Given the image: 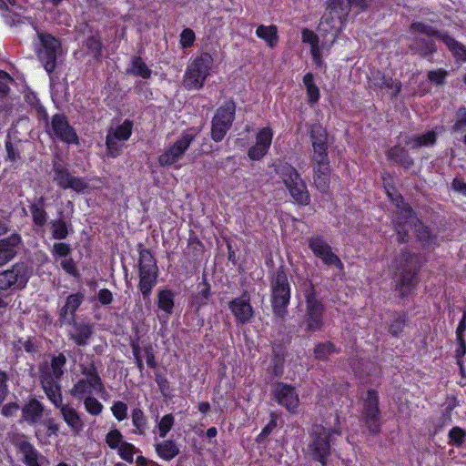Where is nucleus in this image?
<instances>
[{
	"mask_svg": "<svg viewBox=\"0 0 466 466\" xmlns=\"http://www.w3.org/2000/svg\"><path fill=\"white\" fill-rule=\"evenodd\" d=\"M290 301V284L283 267L279 268L270 278V303L276 319L284 320Z\"/></svg>",
	"mask_w": 466,
	"mask_h": 466,
	"instance_id": "f03ea898",
	"label": "nucleus"
},
{
	"mask_svg": "<svg viewBox=\"0 0 466 466\" xmlns=\"http://www.w3.org/2000/svg\"><path fill=\"white\" fill-rule=\"evenodd\" d=\"M452 131L464 134L462 141L466 145V107L461 106L455 113V122L452 126Z\"/></svg>",
	"mask_w": 466,
	"mask_h": 466,
	"instance_id": "a18cd8bd",
	"label": "nucleus"
},
{
	"mask_svg": "<svg viewBox=\"0 0 466 466\" xmlns=\"http://www.w3.org/2000/svg\"><path fill=\"white\" fill-rule=\"evenodd\" d=\"M53 170L55 174L54 181H56L60 187L64 189L68 188L67 184L72 177L68 169L66 168L62 164L56 162L53 165Z\"/></svg>",
	"mask_w": 466,
	"mask_h": 466,
	"instance_id": "ea45409f",
	"label": "nucleus"
},
{
	"mask_svg": "<svg viewBox=\"0 0 466 466\" xmlns=\"http://www.w3.org/2000/svg\"><path fill=\"white\" fill-rule=\"evenodd\" d=\"M256 35L258 37L263 39L269 47L276 46L279 36H278V29L276 25H260L258 26L256 30Z\"/></svg>",
	"mask_w": 466,
	"mask_h": 466,
	"instance_id": "e433bc0d",
	"label": "nucleus"
},
{
	"mask_svg": "<svg viewBox=\"0 0 466 466\" xmlns=\"http://www.w3.org/2000/svg\"><path fill=\"white\" fill-rule=\"evenodd\" d=\"M66 364V356L63 353H59L52 358L50 370L42 372L41 375H49L52 379L60 380L64 375Z\"/></svg>",
	"mask_w": 466,
	"mask_h": 466,
	"instance_id": "c9c22d12",
	"label": "nucleus"
},
{
	"mask_svg": "<svg viewBox=\"0 0 466 466\" xmlns=\"http://www.w3.org/2000/svg\"><path fill=\"white\" fill-rule=\"evenodd\" d=\"M387 194L391 200L397 202V214L393 220L395 231L400 243H405L409 240V228H414L415 213L412 208L403 202L400 194H391L387 190Z\"/></svg>",
	"mask_w": 466,
	"mask_h": 466,
	"instance_id": "423d86ee",
	"label": "nucleus"
},
{
	"mask_svg": "<svg viewBox=\"0 0 466 466\" xmlns=\"http://www.w3.org/2000/svg\"><path fill=\"white\" fill-rule=\"evenodd\" d=\"M369 86L370 88H387L391 91L392 96H397L401 88V83L399 80L392 79L386 76L384 73L380 70L371 72L369 77Z\"/></svg>",
	"mask_w": 466,
	"mask_h": 466,
	"instance_id": "412c9836",
	"label": "nucleus"
},
{
	"mask_svg": "<svg viewBox=\"0 0 466 466\" xmlns=\"http://www.w3.org/2000/svg\"><path fill=\"white\" fill-rule=\"evenodd\" d=\"M131 417L137 433L144 435L147 430V420L143 410L138 408L134 409Z\"/></svg>",
	"mask_w": 466,
	"mask_h": 466,
	"instance_id": "49530a36",
	"label": "nucleus"
},
{
	"mask_svg": "<svg viewBox=\"0 0 466 466\" xmlns=\"http://www.w3.org/2000/svg\"><path fill=\"white\" fill-rule=\"evenodd\" d=\"M328 145L325 146H318L313 148V153L311 156V165L315 164H329V158L328 155Z\"/></svg>",
	"mask_w": 466,
	"mask_h": 466,
	"instance_id": "603ef678",
	"label": "nucleus"
},
{
	"mask_svg": "<svg viewBox=\"0 0 466 466\" xmlns=\"http://www.w3.org/2000/svg\"><path fill=\"white\" fill-rule=\"evenodd\" d=\"M277 427V420L271 415V419L268 423L262 429L261 432L256 438L257 443H262L266 441L268 436L272 432V431Z\"/></svg>",
	"mask_w": 466,
	"mask_h": 466,
	"instance_id": "338daca9",
	"label": "nucleus"
},
{
	"mask_svg": "<svg viewBox=\"0 0 466 466\" xmlns=\"http://www.w3.org/2000/svg\"><path fill=\"white\" fill-rule=\"evenodd\" d=\"M336 3L337 2L334 0L327 1L326 11L318 27L321 34H330L332 35V42L335 41L338 34L341 30L343 23L348 17L347 13H344V10H340L339 5Z\"/></svg>",
	"mask_w": 466,
	"mask_h": 466,
	"instance_id": "1a4fd4ad",
	"label": "nucleus"
},
{
	"mask_svg": "<svg viewBox=\"0 0 466 466\" xmlns=\"http://www.w3.org/2000/svg\"><path fill=\"white\" fill-rule=\"evenodd\" d=\"M13 81V78L8 73L0 70V97L6 96L10 91L8 84Z\"/></svg>",
	"mask_w": 466,
	"mask_h": 466,
	"instance_id": "774afa93",
	"label": "nucleus"
},
{
	"mask_svg": "<svg viewBox=\"0 0 466 466\" xmlns=\"http://www.w3.org/2000/svg\"><path fill=\"white\" fill-rule=\"evenodd\" d=\"M380 420L378 393L369 390L363 400L362 421L370 433L377 434L380 431Z\"/></svg>",
	"mask_w": 466,
	"mask_h": 466,
	"instance_id": "f8f14e48",
	"label": "nucleus"
},
{
	"mask_svg": "<svg viewBox=\"0 0 466 466\" xmlns=\"http://www.w3.org/2000/svg\"><path fill=\"white\" fill-rule=\"evenodd\" d=\"M213 65V57L208 53H202L187 66L184 76V86L187 89H200Z\"/></svg>",
	"mask_w": 466,
	"mask_h": 466,
	"instance_id": "39448f33",
	"label": "nucleus"
},
{
	"mask_svg": "<svg viewBox=\"0 0 466 466\" xmlns=\"http://www.w3.org/2000/svg\"><path fill=\"white\" fill-rule=\"evenodd\" d=\"M84 300L82 293L71 294L66 298L65 306L62 308L60 317L66 319L67 322L75 320V312Z\"/></svg>",
	"mask_w": 466,
	"mask_h": 466,
	"instance_id": "c756f323",
	"label": "nucleus"
},
{
	"mask_svg": "<svg viewBox=\"0 0 466 466\" xmlns=\"http://www.w3.org/2000/svg\"><path fill=\"white\" fill-rule=\"evenodd\" d=\"M105 441L112 450H117L125 442L122 433L117 429L110 430L106 435Z\"/></svg>",
	"mask_w": 466,
	"mask_h": 466,
	"instance_id": "864d4df0",
	"label": "nucleus"
},
{
	"mask_svg": "<svg viewBox=\"0 0 466 466\" xmlns=\"http://www.w3.org/2000/svg\"><path fill=\"white\" fill-rule=\"evenodd\" d=\"M340 10H344L349 15L351 7L358 8L360 12L368 10L370 0H335Z\"/></svg>",
	"mask_w": 466,
	"mask_h": 466,
	"instance_id": "79ce46f5",
	"label": "nucleus"
},
{
	"mask_svg": "<svg viewBox=\"0 0 466 466\" xmlns=\"http://www.w3.org/2000/svg\"><path fill=\"white\" fill-rule=\"evenodd\" d=\"M33 223L39 228H43L47 221V213L45 210V198L40 197L29 207Z\"/></svg>",
	"mask_w": 466,
	"mask_h": 466,
	"instance_id": "473e14b6",
	"label": "nucleus"
},
{
	"mask_svg": "<svg viewBox=\"0 0 466 466\" xmlns=\"http://www.w3.org/2000/svg\"><path fill=\"white\" fill-rule=\"evenodd\" d=\"M414 230L417 239L424 248H434L438 246L437 235L433 234L428 227L424 226L416 216L414 219Z\"/></svg>",
	"mask_w": 466,
	"mask_h": 466,
	"instance_id": "bb28decb",
	"label": "nucleus"
},
{
	"mask_svg": "<svg viewBox=\"0 0 466 466\" xmlns=\"http://www.w3.org/2000/svg\"><path fill=\"white\" fill-rule=\"evenodd\" d=\"M60 414L74 434H79L84 429V422L78 412L69 405L62 404L58 407Z\"/></svg>",
	"mask_w": 466,
	"mask_h": 466,
	"instance_id": "a878e982",
	"label": "nucleus"
},
{
	"mask_svg": "<svg viewBox=\"0 0 466 466\" xmlns=\"http://www.w3.org/2000/svg\"><path fill=\"white\" fill-rule=\"evenodd\" d=\"M249 300V296L244 293L240 298H236L229 303L231 312L237 320L242 324L249 321L253 316V309Z\"/></svg>",
	"mask_w": 466,
	"mask_h": 466,
	"instance_id": "4be33fe9",
	"label": "nucleus"
},
{
	"mask_svg": "<svg viewBox=\"0 0 466 466\" xmlns=\"http://www.w3.org/2000/svg\"><path fill=\"white\" fill-rule=\"evenodd\" d=\"M46 131L50 136L54 135L66 143H78V137L75 129L69 125L67 118L63 114H56L52 116L51 124Z\"/></svg>",
	"mask_w": 466,
	"mask_h": 466,
	"instance_id": "2eb2a0df",
	"label": "nucleus"
},
{
	"mask_svg": "<svg viewBox=\"0 0 466 466\" xmlns=\"http://www.w3.org/2000/svg\"><path fill=\"white\" fill-rule=\"evenodd\" d=\"M275 400L289 412H296L299 406V395L295 388L283 382H279L274 388Z\"/></svg>",
	"mask_w": 466,
	"mask_h": 466,
	"instance_id": "a211bd4d",
	"label": "nucleus"
},
{
	"mask_svg": "<svg viewBox=\"0 0 466 466\" xmlns=\"http://www.w3.org/2000/svg\"><path fill=\"white\" fill-rule=\"evenodd\" d=\"M62 268L70 276L78 279L80 277L76 263L72 258H65L61 261Z\"/></svg>",
	"mask_w": 466,
	"mask_h": 466,
	"instance_id": "69168bd1",
	"label": "nucleus"
},
{
	"mask_svg": "<svg viewBox=\"0 0 466 466\" xmlns=\"http://www.w3.org/2000/svg\"><path fill=\"white\" fill-rule=\"evenodd\" d=\"M93 387L89 385L88 381L85 379H82L77 381V383L74 386L71 393L76 398H81L85 394L91 393Z\"/></svg>",
	"mask_w": 466,
	"mask_h": 466,
	"instance_id": "e2e57ef3",
	"label": "nucleus"
},
{
	"mask_svg": "<svg viewBox=\"0 0 466 466\" xmlns=\"http://www.w3.org/2000/svg\"><path fill=\"white\" fill-rule=\"evenodd\" d=\"M22 238L18 233H13L0 239V267L11 261L18 252Z\"/></svg>",
	"mask_w": 466,
	"mask_h": 466,
	"instance_id": "aec40b11",
	"label": "nucleus"
},
{
	"mask_svg": "<svg viewBox=\"0 0 466 466\" xmlns=\"http://www.w3.org/2000/svg\"><path fill=\"white\" fill-rule=\"evenodd\" d=\"M303 83L307 88L309 102L310 104H315L319 99V87L314 84L313 75L311 73L306 74L303 77Z\"/></svg>",
	"mask_w": 466,
	"mask_h": 466,
	"instance_id": "de8ad7c7",
	"label": "nucleus"
},
{
	"mask_svg": "<svg viewBox=\"0 0 466 466\" xmlns=\"http://www.w3.org/2000/svg\"><path fill=\"white\" fill-rule=\"evenodd\" d=\"M272 141V132L268 127L261 129L256 137V144L269 148Z\"/></svg>",
	"mask_w": 466,
	"mask_h": 466,
	"instance_id": "052dcab7",
	"label": "nucleus"
},
{
	"mask_svg": "<svg viewBox=\"0 0 466 466\" xmlns=\"http://www.w3.org/2000/svg\"><path fill=\"white\" fill-rule=\"evenodd\" d=\"M236 105L232 100L226 101L220 106L211 121V138L220 142L230 129L235 119Z\"/></svg>",
	"mask_w": 466,
	"mask_h": 466,
	"instance_id": "6e6552de",
	"label": "nucleus"
},
{
	"mask_svg": "<svg viewBox=\"0 0 466 466\" xmlns=\"http://www.w3.org/2000/svg\"><path fill=\"white\" fill-rule=\"evenodd\" d=\"M402 272L397 289L401 297L408 296L418 283V257L415 254L405 252L400 256Z\"/></svg>",
	"mask_w": 466,
	"mask_h": 466,
	"instance_id": "9b49d317",
	"label": "nucleus"
},
{
	"mask_svg": "<svg viewBox=\"0 0 466 466\" xmlns=\"http://www.w3.org/2000/svg\"><path fill=\"white\" fill-rule=\"evenodd\" d=\"M44 405L36 399H31L22 408V419L29 425H35L42 420Z\"/></svg>",
	"mask_w": 466,
	"mask_h": 466,
	"instance_id": "393cba45",
	"label": "nucleus"
},
{
	"mask_svg": "<svg viewBox=\"0 0 466 466\" xmlns=\"http://www.w3.org/2000/svg\"><path fill=\"white\" fill-rule=\"evenodd\" d=\"M333 434L340 435L339 415L335 416V425L333 428H327L321 424H314L309 432V442L308 444V453L312 460L327 466L328 457L330 455L331 436Z\"/></svg>",
	"mask_w": 466,
	"mask_h": 466,
	"instance_id": "f257e3e1",
	"label": "nucleus"
},
{
	"mask_svg": "<svg viewBox=\"0 0 466 466\" xmlns=\"http://www.w3.org/2000/svg\"><path fill=\"white\" fill-rule=\"evenodd\" d=\"M157 455L165 460L171 461L179 454V448L173 440H166L155 445Z\"/></svg>",
	"mask_w": 466,
	"mask_h": 466,
	"instance_id": "72a5a7b5",
	"label": "nucleus"
},
{
	"mask_svg": "<svg viewBox=\"0 0 466 466\" xmlns=\"http://www.w3.org/2000/svg\"><path fill=\"white\" fill-rule=\"evenodd\" d=\"M51 236L54 239H66L69 234L71 225H68L63 218L52 219L49 222Z\"/></svg>",
	"mask_w": 466,
	"mask_h": 466,
	"instance_id": "f704fd0d",
	"label": "nucleus"
},
{
	"mask_svg": "<svg viewBox=\"0 0 466 466\" xmlns=\"http://www.w3.org/2000/svg\"><path fill=\"white\" fill-rule=\"evenodd\" d=\"M11 442L15 449L23 454V462L26 466H40L38 463L40 454L34 445L27 441L25 435L19 433L15 434L11 438Z\"/></svg>",
	"mask_w": 466,
	"mask_h": 466,
	"instance_id": "f3484780",
	"label": "nucleus"
},
{
	"mask_svg": "<svg viewBox=\"0 0 466 466\" xmlns=\"http://www.w3.org/2000/svg\"><path fill=\"white\" fill-rule=\"evenodd\" d=\"M111 410L118 421L127 417V405L123 401L118 400L114 402Z\"/></svg>",
	"mask_w": 466,
	"mask_h": 466,
	"instance_id": "0e129e2a",
	"label": "nucleus"
},
{
	"mask_svg": "<svg viewBox=\"0 0 466 466\" xmlns=\"http://www.w3.org/2000/svg\"><path fill=\"white\" fill-rule=\"evenodd\" d=\"M194 140V134L183 133L172 146L159 156L158 162L160 166L168 167L177 162Z\"/></svg>",
	"mask_w": 466,
	"mask_h": 466,
	"instance_id": "4468645a",
	"label": "nucleus"
},
{
	"mask_svg": "<svg viewBox=\"0 0 466 466\" xmlns=\"http://www.w3.org/2000/svg\"><path fill=\"white\" fill-rule=\"evenodd\" d=\"M306 310L304 322L306 331L316 332L321 330L323 322V314L325 311L322 301L319 299L315 287L311 282L304 289Z\"/></svg>",
	"mask_w": 466,
	"mask_h": 466,
	"instance_id": "7ed1b4c3",
	"label": "nucleus"
},
{
	"mask_svg": "<svg viewBox=\"0 0 466 466\" xmlns=\"http://www.w3.org/2000/svg\"><path fill=\"white\" fill-rule=\"evenodd\" d=\"M387 157L389 160L401 166L405 169H409L414 165V160L410 156L409 152L400 146L390 147L387 152Z\"/></svg>",
	"mask_w": 466,
	"mask_h": 466,
	"instance_id": "c85d7f7f",
	"label": "nucleus"
},
{
	"mask_svg": "<svg viewBox=\"0 0 466 466\" xmlns=\"http://www.w3.org/2000/svg\"><path fill=\"white\" fill-rule=\"evenodd\" d=\"M309 134L312 147L328 145V133L320 124L311 125Z\"/></svg>",
	"mask_w": 466,
	"mask_h": 466,
	"instance_id": "58836bf2",
	"label": "nucleus"
},
{
	"mask_svg": "<svg viewBox=\"0 0 466 466\" xmlns=\"http://www.w3.org/2000/svg\"><path fill=\"white\" fill-rule=\"evenodd\" d=\"M157 306L160 309L164 310L167 315L172 314L174 308V294L171 290H161L158 293Z\"/></svg>",
	"mask_w": 466,
	"mask_h": 466,
	"instance_id": "c03bdc74",
	"label": "nucleus"
},
{
	"mask_svg": "<svg viewBox=\"0 0 466 466\" xmlns=\"http://www.w3.org/2000/svg\"><path fill=\"white\" fill-rule=\"evenodd\" d=\"M93 335V326L84 322H75L69 338L75 341L77 346H86Z\"/></svg>",
	"mask_w": 466,
	"mask_h": 466,
	"instance_id": "cd10ccee",
	"label": "nucleus"
},
{
	"mask_svg": "<svg viewBox=\"0 0 466 466\" xmlns=\"http://www.w3.org/2000/svg\"><path fill=\"white\" fill-rule=\"evenodd\" d=\"M408 315L405 312H395L390 316L388 325V331L393 337H400L403 334L408 326Z\"/></svg>",
	"mask_w": 466,
	"mask_h": 466,
	"instance_id": "2f4dec72",
	"label": "nucleus"
},
{
	"mask_svg": "<svg viewBox=\"0 0 466 466\" xmlns=\"http://www.w3.org/2000/svg\"><path fill=\"white\" fill-rule=\"evenodd\" d=\"M108 133L121 141L127 140L132 133V124L130 121L126 120L122 125L118 126L115 130H110Z\"/></svg>",
	"mask_w": 466,
	"mask_h": 466,
	"instance_id": "3c124183",
	"label": "nucleus"
},
{
	"mask_svg": "<svg viewBox=\"0 0 466 466\" xmlns=\"http://www.w3.org/2000/svg\"><path fill=\"white\" fill-rule=\"evenodd\" d=\"M409 48L422 57H429L436 53L437 47L434 40L423 37H415Z\"/></svg>",
	"mask_w": 466,
	"mask_h": 466,
	"instance_id": "7c9ffc66",
	"label": "nucleus"
},
{
	"mask_svg": "<svg viewBox=\"0 0 466 466\" xmlns=\"http://www.w3.org/2000/svg\"><path fill=\"white\" fill-rule=\"evenodd\" d=\"M277 172L297 203L309 204L310 198L307 185L295 167L289 164H283L278 167Z\"/></svg>",
	"mask_w": 466,
	"mask_h": 466,
	"instance_id": "20e7f679",
	"label": "nucleus"
},
{
	"mask_svg": "<svg viewBox=\"0 0 466 466\" xmlns=\"http://www.w3.org/2000/svg\"><path fill=\"white\" fill-rule=\"evenodd\" d=\"M86 411L92 415H98L101 413L103 405L95 397L88 396L84 401Z\"/></svg>",
	"mask_w": 466,
	"mask_h": 466,
	"instance_id": "680f3d73",
	"label": "nucleus"
},
{
	"mask_svg": "<svg viewBox=\"0 0 466 466\" xmlns=\"http://www.w3.org/2000/svg\"><path fill=\"white\" fill-rule=\"evenodd\" d=\"M466 431L460 427H453L449 431L450 442L457 447H461L464 442Z\"/></svg>",
	"mask_w": 466,
	"mask_h": 466,
	"instance_id": "bf43d9fd",
	"label": "nucleus"
},
{
	"mask_svg": "<svg viewBox=\"0 0 466 466\" xmlns=\"http://www.w3.org/2000/svg\"><path fill=\"white\" fill-rule=\"evenodd\" d=\"M339 350L331 341L319 342L313 349V355L317 360L327 361L333 353H339Z\"/></svg>",
	"mask_w": 466,
	"mask_h": 466,
	"instance_id": "4c0bfd02",
	"label": "nucleus"
},
{
	"mask_svg": "<svg viewBox=\"0 0 466 466\" xmlns=\"http://www.w3.org/2000/svg\"><path fill=\"white\" fill-rule=\"evenodd\" d=\"M76 39L82 36L86 37L83 40V45L87 48L88 53L96 59L101 56V40L97 32H94L92 28L86 23H82L76 26Z\"/></svg>",
	"mask_w": 466,
	"mask_h": 466,
	"instance_id": "6ab92c4d",
	"label": "nucleus"
},
{
	"mask_svg": "<svg viewBox=\"0 0 466 466\" xmlns=\"http://www.w3.org/2000/svg\"><path fill=\"white\" fill-rule=\"evenodd\" d=\"M410 30L412 32H417L421 35H425L429 37L434 36L436 38L442 40V42L447 46V47L453 54V56L457 57V59L466 62V46L459 43L449 34L445 32H441L434 28L433 26L421 22L412 23L410 25Z\"/></svg>",
	"mask_w": 466,
	"mask_h": 466,
	"instance_id": "9d476101",
	"label": "nucleus"
},
{
	"mask_svg": "<svg viewBox=\"0 0 466 466\" xmlns=\"http://www.w3.org/2000/svg\"><path fill=\"white\" fill-rule=\"evenodd\" d=\"M118 139H116L115 137L110 135V133L107 134L106 139V146L108 156L112 157H116L121 153V146L118 143Z\"/></svg>",
	"mask_w": 466,
	"mask_h": 466,
	"instance_id": "13d9d810",
	"label": "nucleus"
},
{
	"mask_svg": "<svg viewBox=\"0 0 466 466\" xmlns=\"http://www.w3.org/2000/svg\"><path fill=\"white\" fill-rule=\"evenodd\" d=\"M309 246L315 256L321 258L324 264L335 266L340 270L343 269V263L339 258L331 250V247L320 237H312L309 239Z\"/></svg>",
	"mask_w": 466,
	"mask_h": 466,
	"instance_id": "dca6fc26",
	"label": "nucleus"
},
{
	"mask_svg": "<svg viewBox=\"0 0 466 466\" xmlns=\"http://www.w3.org/2000/svg\"><path fill=\"white\" fill-rule=\"evenodd\" d=\"M138 450L132 443L127 441L122 443V445L117 449V452L120 458L129 463L133 462L134 454Z\"/></svg>",
	"mask_w": 466,
	"mask_h": 466,
	"instance_id": "5fc2aeb1",
	"label": "nucleus"
},
{
	"mask_svg": "<svg viewBox=\"0 0 466 466\" xmlns=\"http://www.w3.org/2000/svg\"><path fill=\"white\" fill-rule=\"evenodd\" d=\"M198 293L192 299V305L199 309L208 304L210 297V286L207 282H203L198 285Z\"/></svg>",
	"mask_w": 466,
	"mask_h": 466,
	"instance_id": "a19ab883",
	"label": "nucleus"
},
{
	"mask_svg": "<svg viewBox=\"0 0 466 466\" xmlns=\"http://www.w3.org/2000/svg\"><path fill=\"white\" fill-rule=\"evenodd\" d=\"M132 74L139 76L145 79L149 78L151 76V70L143 62L140 56H136L132 61Z\"/></svg>",
	"mask_w": 466,
	"mask_h": 466,
	"instance_id": "8fccbe9b",
	"label": "nucleus"
},
{
	"mask_svg": "<svg viewBox=\"0 0 466 466\" xmlns=\"http://www.w3.org/2000/svg\"><path fill=\"white\" fill-rule=\"evenodd\" d=\"M40 46L36 53L45 69L52 73L56 67V60L62 55V46L59 39L46 32H37Z\"/></svg>",
	"mask_w": 466,
	"mask_h": 466,
	"instance_id": "0eeeda50",
	"label": "nucleus"
},
{
	"mask_svg": "<svg viewBox=\"0 0 466 466\" xmlns=\"http://www.w3.org/2000/svg\"><path fill=\"white\" fill-rule=\"evenodd\" d=\"M157 278H148L146 276H139L138 289L142 293L145 300L149 299L153 288L157 284Z\"/></svg>",
	"mask_w": 466,
	"mask_h": 466,
	"instance_id": "09e8293b",
	"label": "nucleus"
},
{
	"mask_svg": "<svg viewBox=\"0 0 466 466\" xmlns=\"http://www.w3.org/2000/svg\"><path fill=\"white\" fill-rule=\"evenodd\" d=\"M139 268H158L156 259L149 249H141L139 251Z\"/></svg>",
	"mask_w": 466,
	"mask_h": 466,
	"instance_id": "6e6d98bb",
	"label": "nucleus"
},
{
	"mask_svg": "<svg viewBox=\"0 0 466 466\" xmlns=\"http://www.w3.org/2000/svg\"><path fill=\"white\" fill-rule=\"evenodd\" d=\"M82 372L86 377L85 380L88 381L89 385H91L95 390H101L104 389L96 367L94 364L84 368Z\"/></svg>",
	"mask_w": 466,
	"mask_h": 466,
	"instance_id": "37998d69",
	"label": "nucleus"
},
{
	"mask_svg": "<svg viewBox=\"0 0 466 466\" xmlns=\"http://www.w3.org/2000/svg\"><path fill=\"white\" fill-rule=\"evenodd\" d=\"M313 167V183L317 189L322 193H327L330 185V165L315 164Z\"/></svg>",
	"mask_w": 466,
	"mask_h": 466,
	"instance_id": "b1692460",
	"label": "nucleus"
},
{
	"mask_svg": "<svg viewBox=\"0 0 466 466\" xmlns=\"http://www.w3.org/2000/svg\"><path fill=\"white\" fill-rule=\"evenodd\" d=\"M174 422L175 418L171 413L166 414L161 418L157 425L160 438H165L167 436V434L171 431Z\"/></svg>",
	"mask_w": 466,
	"mask_h": 466,
	"instance_id": "4d7b16f0",
	"label": "nucleus"
},
{
	"mask_svg": "<svg viewBox=\"0 0 466 466\" xmlns=\"http://www.w3.org/2000/svg\"><path fill=\"white\" fill-rule=\"evenodd\" d=\"M41 384L45 393L50 401L56 407L63 404V398L61 392L60 380L52 379L49 375L40 376Z\"/></svg>",
	"mask_w": 466,
	"mask_h": 466,
	"instance_id": "5701e85b",
	"label": "nucleus"
},
{
	"mask_svg": "<svg viewBox=\"0 0 466 466\" xmlns=\"http://www.w3.org/2000/svg\"><path fill=\"white\" fill-rule=\"evenodd\" d=\"M30 277L28 267L24 263L15 264L11 269L0 273V291L15 286L23 289Z\"/></svg>",
	"mask_w": 466,
	"mask_h": 466,
	"instance_id": "ddd939ff",
	"label": "nucleus"
}]
</instances>
